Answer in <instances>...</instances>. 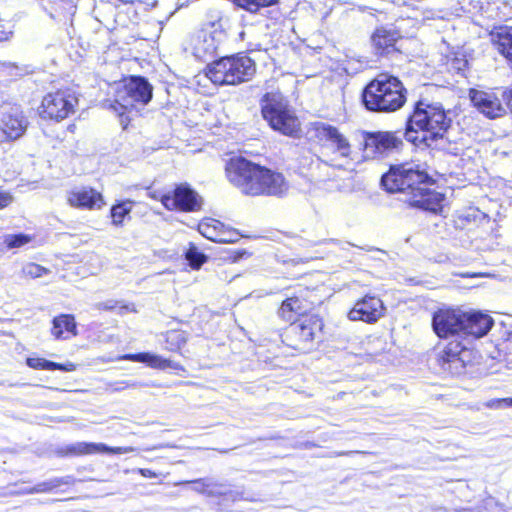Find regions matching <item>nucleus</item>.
I'll use <instances>...</instances> for the list:
<instances>
[{
  "mask_svg": "<svg viewBox=\"0 0 512 512\" xmlns=\"http://www.w3.org/2000/svg\"><path fill=\"white\" fill-rule=\"evenodd\" d=\"M438 16V13L432 9H425L423 12H422V21H426V20H431V19H435L436 17Z\"/></svg>",
  "mask_w": 512,
  "mask_h": 512,
  "instance_id": "c03bdc74",
  "label": "nucleus"
},
{
  "mask_svg": "<svg viewBox=\"0 0 512 512\" xmlns=\"http://www.w3.org/2000/svg\"><path fill=\"white\" fill-rule=\"evenodd\" d=\"M160 201L168 210L184 212L199 211L203 203L201 196L188 184L178 185L173 194H163Z\"/></svg>",
  "mask_w": 512,
  "mask_h": 512,
  "instance_id": "1a4fd4ad",
  "label": "nucleus"
},
{
  "mask_svg": "<svg viewBox=\"0 0 512 512\" xmlns=\"http://www.w3.org/2000/svg\"><path fill=\"white\" fill-rule=\"evenodd\" d=\"M398 38L399 35L395 30L381 27L373 34L372 43L377 53L384 54L393 49Z\"/></svg>",
  "mask_w": 512,
  "mask_h": 512,
  "instance_id": "a878e982",
  "label": "nucleus"
},
{
  "mask_svg": "<svg viewBox=\"0 0 512 512\" xmlns=\"http://www.w3.org/2000/svg\"><path fill=\"white\" fill-rule=\"evenodd\" d=\"M133 208V201L124 200L111 207L110 215L112 218V224L120 227L123 225L124 219L130 214Z\"/></svg>",
  "mask_w": 512,
  "mask_h": 512,
  "instance_id": "c756f323",
  "label": "nucleus"
},
{
  "mask_svg": "<svg viewBox=\"0 0 512 512\" xmlns=\"http://www.w3.org/2000/svg\"><path fill=\"white\" fill-rule=\"evenodd\" d=\"M483 406L489 409H501L503 408V401L502 399H491L487 402H484Z\"/></svg>",
  "mask_w": 512,
  "mask_h": 512,
  "instance_id": "37998d69",
  "label": "nucleus"
},
{
  "mask_svg": "<svg viewBox=\"0 0 512 512\" xmlns=\"http://www.w3.org/2000/svg\"><path fill=\"white\" fill-rule=\"evenodd\" d=\"M384 310L385 308L380 298L367 295L355 303L348 313V318L352 321L375 323L384 315Z\"/></svg>",
  "mask_w": 512,
  "mask_h": 512,
  "instance_id": "f3484780",
  "label": "nucleus"
},
{
  "mask_svg": "<svg viewBox=\"0 0 512 512\" xmlns=\"http://www.w3.org/2000/svg\"><path fill=\"white\" fill-rule=\"evenodd\" d=\"M237 239V234L226 228L225 225L222 223V229L218 231L217 238H215L214 242L218 243H232L235 242Z\"/></svg>",
  "mask_w": 512,
  "mask_h": 512,
  "instance_id": "ea45409f",
  "label": "nucleus"
},
{
  "mask_svg": "<svg viewBox=\"0 0 512 512\" xmlns=\"http://www.w3.org/2000/svg\"><path fill=\"white\" fill-rule=\"evenodd\" d=\"M251 190H253L252 196H281L287 192L288 183L286 182L281 173H277L270 169H267V172L265 173V179L263 180V186H255Z\"/></svg>",
  "mask_w": 512,
  "mask_h": 512,
  "instance_id": "4be33fe9",
  "label": "nucleus"
},
{
  "mask_svg": "<svg viewBox=\"0 0 512 512\" xmlns=\"http://www.w3.org/2000/svg\"><path fill=\"white\" fill-rule=\"evenodd\" d=\"M76 96L69 90H58L44 96L40 115L43 118L61 121L74 113L77 105Z\"/></svg>",
  "mask_w": 512,
  "mask_h": 512,
  "instance_id": "0eeeda50",
  "label": "nucleus"
},
{
  "mask_svg": "<svg viewBox=\"0 0 512 512\" xmlns=\"http://www.w3.org/2000/svg\"><path fill=\"white\" fill-rule=\"evenodd\" d=\"M97 307L99 309H105V310H110V309H113L114 308V305L112 304V302H107V303H99L97 305Z\"/></svg>",
  "mask_w": 512,
  "mask_h": 512,
  "instance_id": "de8ad7c7",
  "label": "nucleus"
},
{
  "mask_svg": "<svg viewBox=\"0 0 512 512\" xmlns=\"http://www.w3.org/2000/svg\"><path fill=\"white\" fill-rule=\"evenodd\" d=\"M73 482L72 477L53 478L45 482L38 483L37 485L26 490L27 493H47L62 485H69Z\"/></svg>",
  "mask_w": 512,
  "mask_h": 512,
  "instance_id": "7c9ffc66",
  "label": "nucleus"
},
{
  "mask_svg": "<svg viewBox=\"0 0 512 512\" xmlns=\"http://www.w3.org/2000/svg\"><path fill=\"white\" fill-rule=\"evenodd\" d=\"M431 182L426 170L414 162L391 166L381 178V184L388 192L406 193L410 206L437 213L442 209L444 195L427 188Z\"/></svg>",
  "mask_w": 512,
  "mask_h": 512,
  "instance_id": "f257e3e1",
  "label": "nucleus"
},
{
  "mask_svg": "<svg viewBox=\"0 0 512 512\" xmlns=\"http://www.w3.org/2000/svg\"><path fill=\"white\" fill-rule=\"evenodd\" d=\"M191 483H193L195 485L194 486V490L196 492L202 493V494H207V489L209 487H216L217 486V482L216 481L205 480V479L195 480V481H192Z\"/></svg>",
  "mask_w": 512,
  "mask_h": 512,
  "instance_id": "a19ab883",
  "label": "nucleus"
},
{
  "mask_svg": "<svg viewBox=\"0 0 512 512\" xmlns=\"http://www.w3.org/2000/svg\"><path fill=\"white\" fill-rule=\"evenodd\" d=\"M120 360H130L134 362H141L147 364L149 367L154 369H177L179 365L169 359L163 358L162 356L150 354V353H138V354H125L119 357Z\"/></svg>",
  "mask_w": 512,
  "mask_h": 512,
  "instance_id": "b1692460",
  "label": "nucleus"
},
{
  "mask_svg": "<svg viewBox=\"0 0 512 512\" xmlns=\"http://www.w3.org/2000/svg\"><path fill=\"white\" fill-rule=\"evenodd\" d=\"M407 90L399 78L381 73L363 90L362 100L369 111L391 113L406 103Z\"/></svg>",
  "mask_w": 512,
  "mask_h": 512,
  "instance_id": "7ed1b4c3",
  "label": "nucleus"
},
{
  "mask_svg": "<svg viewBox=\"0 0 512 512\" xmlns=\"http://www.w3.org/2000/svg\"><path fill=\"white\" fill-rule=\"evenodd\" d=\"M208 496H228L233 501L242 499V493L240 492H228L226 486L223 483H218L216 487H209L207 489Z\"/></svg>",
  "mask_w": 512,
  "mask_h": 512,
  "instance_id": "e433bc0d",
  "label": "nucleus"
},
{
  "mask_svg": "<svg viewBox=\"0 0 512 512\" xmlns=\"http://www.w3.org/2000/svg\"><path fill=\"white\" fill-rule=\"evenodd\" d=\"M32 236L28 234H7L4 236L3 242L9 249L20 248L32 241Z\"/></svg>",
  "mask_w": 512,
  "mask_h": 512,
  "instance_id": "f704fd0d",
  "label": "nucleus"
},
{
  "mask_svg": "<svg viewBox=\"0 0 512 512\" xmlns=\"http://www.w3.org/2000/svg\"><path fill=\"white\" fill-rule=\"evenodd\" d=\"M134 447H110L104 443L76 442L65 448L64 455L84 456L94 454H126L134 452Z\"/></svg>",
  "mask_w": 512,
  "mask_h": 512,
  "instance_id": "412c9836",
  "label": "nucleus"
},
{
  "mask_svg": "<svg viewBox=\"0 0 512 512\" xmlns=\"http://www.w3.org/2000/svg\"><path fill=\"white\" fill-rule=\"evenodd\" d=\"M139 473L143 476V477H147V478H155L157 475L154 471L150 470V469H146V468H141L139 469Z\"/></svg>",
  "mask_w": 512,
  "mask_h": 512,
  "instance_id": "49530a36",
  "label": "nucleus"
},
{
  "mask_svg": "<svg viewBox=\"0 0 512 512\" xmlns=\"http://www.w3.org/2000/svg\"><path fill=\"white\" fill-rule=\"evenodd\" d=\"M222 37V31H199L190 40L193 55L203 61L213 57L218 50Z\"/></svg>",
  "mask_w": 512,
  "mask_h": 512,
  "instance_id": "dca6fc26",
  "label": "nucleus"
},
{
  "mask_svg": "<svg viewBox=\"0 0 512 512\" xmlns=\"http://www.w3.org/2000/svg\"><path fill=\"white\" fill-rule=\"evenodd\" d=\"M305 307L302 305V302L297 297L287 298L282 302L281 307L279 308V316L287 321H294L297 315H301L304 313Z\"/></svg>",
  "mask_w": 512,
  "mask_h": 512,
  "instance_id": "cd10ccee",
  "label": "nucleus"
},
{
  "mask_svg": "<svg viewBox=\"0 0 512 512\" xmlns=\"http://www.w3.org/2000/svg\"><path fill=\"white\" fill-rule=\"evenodd\" d=\"M503 407H512V398H502Z\"/></svg>",
  "mask_w": 512,
  "mask_h": 512,
  "instance_id": "09e8293b",
  "label": "nucleus"
},
{
  "mask_svg": "<svg viewBox=\"0 0 512 512\" xmlns=\"http://www.w3.org/2000/svg\"><path fill=\"white\" fill-rule=\"evenodd\" d=\"M221 229L222 223L212 218L204 219L198 225L200 234L213 242L217 238L218 231Z\"/></svg>",
  "mask_w": 512,
  "mask_h": 512,
  "instance_id": "2f4dec72",
  "label": "nucleus"
},
{
  "mask_svg": "<svg viewBox=\"0 0 512 512\" xmlns=\"http://www.w3.org/2000/svg\"><path fill=\"white\" fill-rule=\"evenodd\" d=\"M185 256L193 269H199L207 261V256L193 244H190Z\"/></svg>",
  "mask_w": 512,
  "mask_h": 512,
  "instance_id": "72a5a7b5",
  "label": "nucleus"
},
{
  "mask_svg": "<svg viewBox=\"0 0 512 512\" xmlns=\"http://www.w3.org/2000/svg\"><path fill=\"white\" fill-rule=\"evenodd\" d=\"M234 3L252 13L257 12L261 7H267L276 2V0H233Z\"/></svg>",
  "mask_w": 512,
  "mask_h": 512,
  "instance_id": "c9c22d12",
  "label": "nucleus"
},
{
  "mask_svg": "<svg viewBox=\"0 0 512 512\" xmlns=\"http://www.w3.org/2000/svg\"><path fill=\"white\" fill-rule=\"evenodd\" d=\"M450 126V119L441 105L425 104L420 101L416 104L412 115L408 118L405 138L414 145L421 144L426 147H438L445 132Z\"/></svg>",
  "mask_w": 512,
  "mask_h": 512,
  "instance_id": "f03ea898",
  "label": "nucleus"
},
{
  "mask_svg": "<svg viewBox=\"0 0 512 512\" xmlns=\"http://www.w3.org/2000/svg\"><path fill=\"white\" fill-rule=\"evenodd\" d=\"M322 321L318 316H306L292 325V332L298 336V339L304 345L310 344L315 339L317 333L322 329Z\"/></svg>",
  "mask_w": 512,
  "mask_h": 512,
  "instance_id": "5701e85b",
  "label": "nucleus"
},
{
  "mask_svg": "<svg viewBox=\"0 0 512 512\" xmlns=\"http://www.w3.org/2000/svg\"><path fill=\"white\" fill-rule=\"evenodd\" d=\"M14 200V197L9 192L0 191V209L9 206Z\"/></svg>",
  "mask_w": 512,
  "mask_h": 512,
  "instance_id": "79ce46f5",
  "label": "nucleus"
},
{
  "mask_svg": "<svg viewBox=\"0 0 512 512\" xmlns=\"http://www.w3.org/2000/svg\"><path fill=\"white\" fill-rule=\"evenodd\" d=\"M255 165L245 158L234 157L227 162L225 167L228 180L247 195H252L253 193L251 189L254 187L252 185L248 186L247 183L252 176Z\"/></svg>",
  "mask_w": 512,
  "mask_h": 512,
  "instance_id": "ddd939ff",
  "label": "nucleus"
},
{
  "mask_svg": "<svg viewBox=\"0 0 512 512\" xmlns=\"http://www.w3.org/2000/svg\"><path fill=\"white\" fill-rule=\"evenodd\" d=\"M503 90H478L471 89L469 98L473 107L488 119H497L506 115L507 106L501 92Z\"/></svg>",
  "mask_w": 512,
  "mask_h": 512,
  "instance_id": "6e6552de",
  "label": "nucleus"
},
{
  "mask_svg": "<svg viewBox=\"0 0 512 512\" xmlns=\"http://www.w3.org/2000/svg\"><path fill=\"white\" fill-rule=\"evenodd\" d=\"M260 104L262 116L272 129L287 136H295L299 132L300 122L280 93H266Z\"/></svg>",
  "mask_w": 512,
  "mask_h": 512,
  "instance_id": "39448f33",
  "label": "nucleus"
},
{
  "mask_svg": "<svg viewBox=\"0 0 512 512\" xmlns=\"http://www.w3.org/2000/svg\"><path fill=\"white\" fill-rule=\"evenodd\" d=\"M463 317V340L470 343L469 338L476 339L486 335L493 326V319L478 311H464Z\"/></svg>",
  "mask_w": 512,
  "mask_h": 512,
  "instance_id": "a211bd4d",
  "label": "nucleus"
},
{
  "mask_svg": "<svg viewBox=\"0 0 512 512\" xmlns=\"http://www.w3.org/2000/svg\"><path fill=\"white\" fill-rule=\"evenodd\" d=\"M152 90L150 83L143 77L134 76L126 80L117 92L116 103L123 109L120 114L149 103Z\"/></svg>",
  "mask_w": 512,
  "mask_h": 512,
  "instance_id": "423d86ee",
  "label": "nucleus"
},
{
  "mask_svg": "<svg viewBox=\"0 0 512 512\" xmlns=\"http://www.w3.org/2000/svg\"><path fill=\"white\" fill-rule=\"evenodd\" d=\"M316 136L328 143L329 147L343 159H348L351 155V146L347 138L341 134L335 127L327 124H318L316 126Z\"/></svg>",
  "mask_w": 512,
  "mask_h": 512,
  "instance_id": "aec40b11",
  "label": "nucleus"
},
{
  "mask_svg": "<svg viewBox=\"0 0 512 512\" xmlns=\"http://www.w3.org/2000/svg\"><path fill=\"white\" fill-rule=\"evenodd\" d=\"M11 32L6 29L5 24H0V41L7 40Z\"/></svg>",
  "mask_w": 512,
  "mask_h": 512,
  "instance_id": "a18cd8bd",
  "label": "nucleus"
},
{
  "mask_svg": "<svg viewBox=\"0 0 512 512\" xmlns=\"http://www.w3.org/2000/svg\"><path fill=\"white\" fill-rule=\"evenodd\" d=\"M256 71L254 61L246 55L222 57L209 64L206 75L218 85H237L249 81Z\"/></svg>",
  "mask_w": 512,
  "mask_h": 512,
  "instance_id": "20e7f679",
  "label": "nucleus"
},
{
  "mask_svg": "<svg viewBox=\"0 0 512 512\" xmlns=\"http://www.w3.org/2000/svg\"><path fill=\"white\" fill-rule=\"evenodd\" d=\"M23 274L30 278H40L48 274L49 270L36 263H27L22 269Z\"/></svg>",
  "mask_w": 512,
  "mask_h": 512,
  "instance_id": "4c0bfd02",
  "label": "nucleus"
},
{
  "mask_svg": "<svg viewBox=\"0 0 512 512\" xmlns=\"http://www.w3.org/2000/svg\"><path fill=\"white\" fill-rule=\"evenodd\" d=\"M493 41L497 50L512 62V27L501 29L493 36Z\"/></svg>",
  "mask_w": 512,
  "mask_h": 512,
  "instance_id": "c85d7f7f",
  "label": "nucleus"
},
{
  "mask_svg": "<svg viewBox=\"0 0 512 512\" xmlns=\"http://www.w3.org/2000/svg\"><path fill=\"white\" fill-rule=\"evenodd\" d=\"M167 349L175 351L184 346L187 342V336L184 331L174 330L167 333Z\"/></svg>",
  "mask_w": 512,
  "mask_h": 512,
  "instance_id": "473e14b6",
  "label": "nucleus"
},
{
  "mask_svg": "<svg viewBox=\"0 0 512 512\" xmlns=\"http://www.w3.org/2000/svg\"><path fill=\"white\" fill-rule=\"evenodd\" d=\"M468 343L463 339L450 341L439 353L438 362L442 369L451 374H461L465 367L466 356L470 354Z\"/></svg>",
  "mask_w": 512,
  "mask_h": 512,
  "instance_id": "9b49d317",
  "label": "nucleus"
},
{
  "mask_svg": "<svg viewBox=\"0 0 512 512\" xmlns=\"http://www.w3.org/2000/svg\"><path fill=\"white\" fill-rule=\"evenodd\" d=\"M51 334L56 339H68L77 335V326L73 315L61 314L52 321Z\"/></svg>",
  "mask_w": 512,
  "mask_h": 512,
  "instance_id": "393cba45",
  "label": "nucleus"
},
{
  "mask_svg": "<svg viewBox=\"0 0 512 512\" xmlns=\"http://www.w3.org/2000/svg\"><path fill=\"white\" fill-rule=\"evenodd\" d=\"M67 202L71 207L84 210H100L106 205L102 193L91 187L69 191Z\"/></svg>",
  "mask_w": 512,
  "mask_h": 512,
  "instance_id": "6ab92c4d",
  "label": "nucleus"
},
{
  "mask_svg": "<svg viewBox=\"0 0 512 512\" xmlns=\"http://www.w3.org/2000/svg\"><path fill=\"white\" fill-rule=\"evenodd\" d=\"M255 165L245 158L234 157L227 162L225 167L228 180L247 195H252L253 193L251 189L254 187L252 185L248 186L247 183L252 176Z\"/></svg>",
  "mask_w": 512,
  "mask_h": 512,
  "instance_id": "4468645a",
  "label": "nucleus"
},
{
  "mask_svg": "<svg viewBox=\"0 0 512 512\" xmlns=\"http://www.w3.org/2000/svg\"><path fill=\"white\" fill-rule=\"evenodd\" d=\"M499 512H506V511H503L501 509H498ZM507 512H512V509L510 511H507Z\"/></svg>",
  "mask_w": 512,
  "mask_h": 512,
  "instance_id": "8fccbe9b",
  "label": "nucleus"
},
{
  "mask_svg": "<svg viewBox=\"0 0 512 512\" xmlns=\"http://www.w3.org/2000/svg\"><path fill=\"white\" fill-rule=\"evenodd\" d=\"M267 172V168L255 165L252 176L249 179V182L247 183L248 186L252 185L255 186H263V180L265 179V173Z\"/></svg>",
  "mask_w": 512,
  "mask_h": 512,
  "instance_id": "58836bf2",
  "label": "nucleus"
},
{
  "mask_svg": "<svg viewBox=\"0 0 512 512\" xmlns=\"http://www.w3.org/2000/svg\"><path fill=\"white\" fill-rule=\"evenodd\" d=\"M401 144V139L392 132L368 133L364 140V153L370 158L383 157Z\"/></svg>",
  "mask_w": 512,
  "mask_h": 512,
  "instance_id": "f8f14e48",
  "label": "nucleus"
},
{
  "mask_svg": "<svg viewBox=\"0 0 512 512\" xmlns=\"http://www.w3.org/2000/svg\"><path fill=\"white\" fill-rule=\"evenodd\" d=\"M27 365L33 369H41V370H62L66 372H71L76 370V365L72 362H67L65 364H59L56 362H52L46 360L44 358L39 357H29L26 360Z\"/></svg>",
  "mask_w": 512,
  "mask_h": 512,
  "instance_id": "bb28decb",
  "label": "nucleus"
},
{
  "mask_svg": "<svg viewBox=\"0 0 512 512\" xmlns=\"http://www.w3.org/2000/svg\"><path fill=\"white\" fill-rule=\"evenodd\" d=\"M28 121L18 106L3 107L0 110V130L6 139L15 140L27 129Z\"/></svg>",
  "mask_w": 512,
  "mask_h": 512,
  "instance_id": "2eb2a0df",
  "label": "nucleus"
},
{
  "mask_svg": "<svg viewBox=\"0 0 512 512\" xmlns=\"http://www.w3.org/2000/svg\"><path fill=\"white\" fill-rule=\"evenodd\" d=\"M463 317H465L463 310L441 309L433 315V330L440 338L463 339Z\"/></svg>",
  "mask_w": 512,
  "mask_h": 512,
  "instance_id": "9d476101",
  "label": "nucleus"
}]
</instances>
